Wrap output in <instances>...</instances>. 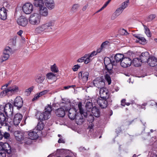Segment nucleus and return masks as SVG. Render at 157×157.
Returning <instances> with one entry per match:
<instances>
[{
    "label": "nucleus",
    "mask_w": 157,
    "mask_h": 157,
    "mask_svg": "<svg viewBox=\"0 0 157 157\" xmlns=\"http://www.w3.org/2000/svg\"><path fill=\"white\" fill-rule=\"evenodd\" d=\"M5 145L1 146L2 148L0 150V157H8L10 156L11 152V150H8L6 148H4Z\"/></svg>",
    "instance_id": "14"
},
{
    "label": "nucleus",
    "mask_w": 157,
    "mask_h": 157,
    "mask_svg": "<svg viewBox=\"0 0 157 157\" xmlns=\"http://www.w3.org/2000/svg\"><path fill=\"white\" fill-rule=\"evenodd\" d=\"M46 76L49 79H53L55 77V75L52 72L48 73L46 75Z\"/></svg>",
    "instance_id": "43"
},
{
    "label": "nucleus",
    "mask_w": 157,
    "mask_h": 157,
    "mask_svg": "<svg viewBox=\"0 0 157 157\" xmlns=\"http://www.w3.org/2000/svg\"><path fill=\"white\" fill-rule=\"evenodd\" d=\"M80 67V66L78 64L75 65L72 68V69L74 71H77L78 69Z\"/></svg>",
    "instance_id": "51"
},
{
    "label": "nucleus",
    "mask_w": 157,
    "mask_h": 157,
    "mask_svg": "<svg viewBox=\"0 0 157 157\" xmlns=\"http://www.w3.org/2000/svg\"><path fill=\"white\" fill-rule=\"evenodd\" d=\"M39 12L40 16L46 17L48 14V10L44 6L39 8Z\"/></svg>",
    "instance_id": "25"
},
{
    "label": "nucleus",
    "mask_w": 157,
    "mask_h": 157,
    "mask_svg": "<svg viewBox=\"0 0 157 157\" xmlns=\"http://www.w3.org/2000/svg\"><path fill=\"white\" fill-rule=\"evenodd\" d=\"M44 126V125L42 121H39L37 126V129L41 131L43 129Z\"/></svg>",
    "instance_id": "35"
},
{
    "label": "nucleus",
    "mask_w": 157,
    "mask_h": 157,
    "mask_svg": "<svg viewBox=\"0 0 157 157\" xmlns=\"http://www.w3.org/2000/svg\"><path fill=\"white\" fill-rule=\"evenodd\" d=\"M103 48H102V47H101V46L96 51V52L97 53V54L98 53H100L101 52Z\"/></svg>",
    "instance_id": "60"
},
{
    "label": "nucleus",
    "mask_w": 157,
    "mask_h": 157,
    "mask_svg": "<svg viewBox=\"0 0 157 157\" xmlns=\"http://www.w3.org/2000/svg\"><path fill=\"white\" fill-rule=\"evenodd\" d=\"M39 120H40V121H42L44 120V115L43 113H40L39 116L38 117Z\"/></svg>",
    "instance_id": "53"
},
{
    "label": "nucleus",
    "mask_w": 157,
    "mask_h": 157,
    "mask_svg": "<svg viewBox=\"0 0 157 157\" xmlns=\"http://www.w3.org/2000/svg\"><path fill=\"white\" fill-rule=\"evenodd\" d=\"M25 132L21 131H17L14 132V135L16 139L18 141H24V142L27 144H30V142H28L27 140H30L28 138L25 137L24 136L25 134Z\"/></svg>",
    "instance_id": "5"
},
{
    "label": "nucleus",
    "mask_w": 157,
    "mask_h": 157,
    "mask_svg": "<svg viewBox=\"0 0 157 157\" xmlns=\"http://www.w3.org/2000/svg\"><path fill=\"white\" fill-rule=\"evenodd\" d=\"M13 107L12 104L10 103H7L4 108V112L7 117L8 116H12L13 114Z\"/></svg>",
    "instance_id": "9"
},
{
    "label": "nucleus",
    "mask_w": 157,
    "mask_h": 157,
    "mask_svg": "<svg viewBox=\"0 0 157 157\" xmlns=\"http://www.w3.org/2000/svg\"><path fill=\"white\" fill-rule=\"evenodd\" d=\"M112 61L111 59L108 57H105L104 59V63L105 66L107 65L108 64L112 63Z\"/></svg>",
    "instance_id": "39"
},
{
    "label": "nucleus",
    "mask_w": 157,
    "mask_h": 157,
    "mask_svg": "<svg viewBox=\"0 0 157 157\" xmlns=\"http://www.w3.org/2000/svg\"><path fill=\"white\" fill-rule=\"evenodd\" d=\"M13 105L17 107V109L21 108L23 105L22 98L20 96H17L14 100Z\"/></svg>",
    "instance_id": "12"
},
{
    "label": "nucleus",
    "mask_w": 157,
    "mask_h": 157,
    "mask_svg": "<svg viewBox=\"0 0 157 157\" xmlns=\"http://www.w3.org/2000/svg\"><path fill=\"white\" fill-rule=\"evenodd\" d=\"M125 100L123 99L121 101V105L122 106H124L125 104Z\"/></svg>",
    "instance_id": "61"
},
{
    "label": "nucleus",
    "mask_w": 157,
    "mask_h": 157,
    "mask_svg": "<svg viewBox=\"0 0 157 157\" xmlns=\"http://www.w3.org/2000/svg\"><path fill=\"white\" fill-rule=\"evenodd\" d=\"M100 98L108 99L109 98V93L108 90L104 87L101 88L99 91Z\"/></svg>",
    "instance_id": "16"
},
{
    "label": "nucleus",
    "mask_w": 157,
    "mask_h": 157,
    "mask_svg": "<svg viewBox=\"0 0 157 157\" xmlns=\"http://www.w3.org/2000/svg\"><path fill=\"white\" fill-rule=\"evenodd\" d=\"M93 84L95 86L101 89L105 86V80L101 77L97 78L93 80Z\"/></svg>",
    "instance_id": "7"
},
{
    "label": "nucleus",
    "mask_w": 157,
    "mask_h": 157,
    "mask_svg": "<svg viewBox=\"0 0 157 157\" xmlns=\"http://www.w3.org/2000/svg\"><path fill=\"white\" fill-rule=\"evenodd\" d=\"M48 91L47 90H44L42 91L41 92H40L38 93L40 96H41L43 95H44L46 94Z\"/></svg>",
    "instance_id": "57"
},
{
    "label": "nucleus",
    "mask_w": 157,
    "mask_h": 157,
    "mask_svg": "<svg viewBox=\"0 0 157 157\" xmlns=\"http://www.w3.org/2000/svg\"><path fill=\"white\" fill-rule=\"evenodd\" d=\"M8 120L9 118H7L6 120V118L4 113L0 112V124L2 125L8 126L7 122H11L10 121H9Z\"/></svg>",
    "instance_id": "18"
},
{
    "label": "nucleus",
    "mask_w": 157,
    "mask_h": 157,
    "mask_svg": "<svg viewBox=\"0 0 157 157\" xmlns=\"http://www.w3.org/2000/svg\"><path fill=\"white\" fill-rule=\"evenodd\" d=\"M60 105V104H59ZM61 106V108L56 109L55 112L56 114L58 117H63L65 115V112H66L65 110V108Z\"/></svg>",
    "instance_id": "23"
},
{
    "label": "nucleus",
    "mask_w": 157,
    "mask_h": 157,
    "mask_svg": "<svg viewBox=\"0 0 157 157\" xmlns=\"http://www.w3.org/2000/svg\"><path fill=\"white\" fill-rule=\"evenodd\" d=\"M156 17V15L155 14H152L149 15L147 18L146 21L147 22H149L154 19Z\"/></svg>",
    "instance_id": "41"
},
{
    "label": "nucleus",
    "mask_w": 157,
    "mask_h": 157,
    "mask_svg": "<svg viewBox=\"0 0 157 157\" xmlns=\"http://www.w3.org/2000/svg\"><path fill=\"white\" fill-rule=\"evenodd\" d=\"M123 11L122 9L119 7L114 12L118 16L122 13Z\"/></svg>",
    "instance_id": "48"
},
{
    "label": "nucleus",
    "mask_w": 157,
    "mask_h": 157,
    "mask_svg": "<svg viewBox=\"0 0 157 157\" xmlns=\"http://www.w3.org/2000/svg\"><path fill=\"white\" fill-rule=\"evenodd\" d=\"M115 65H116V63H115V61L113 60L112 63L108 64L107 66H105V68L107 70H112L113 68V66Z\"/></svg>",
    "instance_id": "34"
},
{
    "label": "nucleus",
    "mask_w": 157,
    "mask_h": 157,
    "mask_svg": "<svg viewBox=\"0 0 157 157\" xmlns=\"http://www.w3.org/2000/svg\"><path fill=\"white\" fill-rule=\"evenodd\" d=\"M36 130L34 129L33 130H31L26 133L28 134L29 138H28L30 140H27L28 142H31V140H35L38 137V135L36 132Z\"/></svg>",
    "instance_id": "13"
},
{
    "label": "nucleus",
    "mask_w": 157,
    "mask_h": 157,
    "mask_svg": "<svg viewBox=\"0 0 157 157\" xmlns=\"http://www.w3.org/2000/svg\"><path fill=\"white\" fill-rule=\"evenodd\" d=\"M150 56L148 52H143L140 56V60H141L142 62L146 63L147 62Z\"/></svg>",
    "instance_id": "21"
},
{
    "label": "nucleus",
    "mask_w": 157,
    "mask_h": 157,
    "mask_svg": "<svg viewBox=\"0 0 157 157\" xmlns=\"http://www.w3.org/2000/svg\"><path fill=\"white\" fill-rule=\"evenodd\" d=\"M88 6V4H86L85 6H84L82 9V10L83 11H85L86 10V8Z\"/></svg>",
    "instance_id": "64"
},
{
    "label": "nucleus",
    "mask_w": 157,
    "mask_h": 157,
    "mask_svg": "<svg viewBox=\"0 0 157 157\" xmlns=\"http://www.w3.org/2000/svg\"><path fill=\"white\" fill-rule=\"evenodd\" d=\"M7 10L4 7H2L0 9V18L3 20H5L7 19Z\"/></svg>",
    "instance_id": "26"
},
{
    "label": "nucleus",
    "mask_w": 157,
    "mask_h": 157,
    "mask_svg": "<svg viewBox=\"0 0 157 157\" xmlns=\"http://www.w3.org/2000/svg\"><path fill=\"white\" fill-rule=\"evenodd\" d=\"M85 107L88 112H90L94 107H93L92 100L91 99H89L86 101Z\"/></svg>",
    "instance_id": "28"
},
{
    "label": "nucleus",
    "mask_w": 157,
    "mask_h": 157,
    "mask_svg": "<svg viewBox=\"0 0 157 157\" xmlns=\"http://www.w3.org/2000/svg\"><path fill=\"white\" fill-rule=\"evenodd\" d=\"M12 82V81H10L8 83L2 86V90H5L6 88H5V87H7L9 85H10Z\"/></svg>",
    "instance_id": "54"
},
{
    "label": "nucleus",
    "mask_w": 157,
    "mask_h": 157,
    "mask_svg": "<svg viewBox=\"0 0 157 157\" xmlns=\"http://www.w3.org/2000/svg\"><path fill=\"white\" fill-rule=\"evenodd\" d=\"M108 99L98 98L96 101L98 104L101 109L106 108L108 106Z\"/></svg>",
    "instance_id": "11"
},
{
    "label": "nucleus",
    "mask_w": 157,
    "mask_h": 157,
    "mask_svg": "<svg viewBox=\"0 0 157 157\" xmlns=\"http://www.w3.org/2000/svg\"><path fill=\"white\" fill-rule=\"evenodd\" d=\"M18 87L16 85H13L9 87L5 88V90L1 92L0 96L2 97L6 95H11L18 92Z\"/></svg>",
    "instance_id": "3"
},
{
    "label": "nucleus",
    "mask_w": 157,
    "mask_h": 157,
    "mask_svg": "<svg viewBox=\"0 0 157 157\" xmlns=\"http://www.w3.org/2000/svg\"><path fill=\"white\" fill-rule=\"evenodd\" d=\"M105 78L108 82V85H110L111 82V80L110 76L109 75V74H106L105 76Z\"/></svg>",
    "instance_id": "42"
},
{
    "label": "nucleus",
    "mask_w": 157,
    "mask_h": 157,
    "mask_svg": "<svg viewBox=\"0 0 157 157\" xmlns=\"http://www.w3.org/2000/svg\"><path fill=\"white\" fill-rule=\"evenodd\" d=\"M33 4L36 7L39 8L44 6V3L43 0H34Z\"/></svg>",
    "instance_id": "31"
},
{
    "label": "nucleus",
    "mask_w": 157,
    "mask_h": 157,
    "mask_svg": "<svg viewBox=\"0 0 157 157\" xmlns=\"http://www.w3.org/2000/svg\"><path fill=\"white\" fill-rule=\"evenodd\" d=\"M10 136V135L8 132H3V137H4L5 139H7Z\"/></svg>",
    "instance_id": "52"
},
{
    "label": "nucleus",
    "mask_w": 157,
    "mask_h": 157,
    "mask_svg": "<svg viewBox=\"0 0 157 157\" xmlns=\"http://www.w3.org/2000/svg\"><path fill=\"white\" fill-rule=\"evenodd\" d=\"M114 57L115 62L116 64L117 62H121V61L124 58V56L121 54H117L115 55Z\"/></svg>",
    "instance_id": "33"
},
{
    "label": "nucleus",
    "mask_w": 157,
    "mask_h": 157,
    "mask_svg": "<svg viewBox=\"0 0 157 157\" xmlns=\"http://www.w3.org/2000/svg\"><path fill=\"white\" fill-rule=\"evenodd\" d=\"M54 25V23L52 21H50L36 28L35 30V32L40 33L42 32H49L52 29V27Z\"/></svg>",
    "instance_id": "2"
},
{
    "label": "nucleus",
    "mask_w": 157,
    "mask_h": 157,
    "mask_svg": "<svg viewBox=\"0 0 157 157\" xmlns=\"http://www.w3.org/2000/svg\"><path fill=\"white\" fill-rule=\"evenodd\" d=\"M132 64V60L129 58L125 57L121 61V65L124 67L130 66Z\"/></svg>",
    "instance_id": "15"
},
{
    "label": "nucleus",
    "mask_w": 157,
    "mask_h": 157,
    "mask_svg": "<svg viewBox=\"0 0 157 157\" xmlns=\"http://www.w3.org/2000/svg\"><path fill=\"white\" fill-rule=\"evenodd\" d=\"M89 75V73L87 72H85L83 74V76L82 79V80L85 82H86L88 79V76Z\"/></svg>",
    "instance_id": "36"
},
{
    "label": "nucleus",
    "mask_w": 157,
    "mask_h": 157,
    "mask_svg": "<svg viewBox=\"0 0 157 157\" xmlns=\"http://www.w3.org/2000/svg\"><path fill=\"white\" fill-rule=\"evenodd\" d=\"M45 3L46 6L49 9H52L55 7V3L53 0H45Z\"/></svg>",
    "instance_id": "27"
},
{
    "label": "nucleus",
    "mask_w": 157,
    "mask_h": 157,
    "mask_svg": "<svg viewBox=\"0 0 157 157\" xmlns=\"http://www.w3.org/2000/svg\"><path fill=\"white\" fill-rule=\"evenodd\" d=\"M43 113L44 116V120H48L50 117L51 114L48 112L44 111Z\"/></svg>",
    "instance_id": "44"
},
{
    "label": "nucleus",
    "mask_w": 157,
    "mask_h": 157,
    "mask_svg": "<svg viewBox=\"0 0 157 157\" xmlns=\"http://www.w3.org/2000/svg\"><path fill=\"white\" fill-rule=\"evenodd\" d=\"M91 111L94 116L97 117H99L100 112L99 109L97 107L94 106Z\"/></svg>",
    "instance_id": "30"
},
{
    "label": "nucleus",
    "mask_w": 157,
    "mask_h": 157,
    "mask_svg": "<svg viewBox=\"0 0 157 157\" xmlns=\"http://www.w3.org/2000/svg\"><path fill=\"white\" fill-rule=\"evenodd\" d=\"M40 96L39 93H37L35 95L34 98L32 99V101H33L37 100Z\"/></svg>",
    "instance_id": "56"
},
{
    "label": "nucleus",
    "mask_w": 157,
    "mask_h": 157,
    "mask_svg": "<svg viewBox=\"0 0 157 157\" xmlns=\"http://www.w3.org/2000/svg\"><path fill=\"white\" fill-rule=\"evenodd\" d=\"M107 72L106 74H109V75L110 76V75H111L113 73V72L112 70H107Z\"/></svg>",
    "instance_id": "63"
},
{
    "label": "nucleus",
    "mask_w": 157,
    "mask_h": 157,
    "mask_svg": "<svg viewBox=\"0 0 157 157\" xmlns=\"http://www.w3.org/2000/svg\"><path fill=\"white\" fill-rule=\"evenodd\" d=\"M82 113H77L75 118L76 124L78 125L82 124L84 121V119L83 118L82 115Z\"/></svg>",
    "instance_id": "22"
},
{
    "label": "nucleus",
    "mask_w": 157,
    "mask_h": 157,
    "mask_svg": "<svg viewBox=\"0 0 157 157\" xmlns=\"http://www.w3.org/2000/svg\"><path fill=\"white\" fill-rule=\"evenodd\" d=\"M118 16L115 12H114L112 15L111 17V19L112 20H114Z\"/></svg>",
    "instance_id": "55"
},
{
    "label": "nucleus",
    "mask_w": 157,
    "mask_h": 157,
    "mask_svg": "<svg viewBox=\"0 0 157 157\" xmlns=\"http://www.w3.org/2000/svg\"><path fill=\"white\" fill-rule=\"evenodd\" d=\"M12 52V49L9 47H6L4 49L3 54L1 57L2 61V62L7 60L10 57V54Z\"/></svg>",
    "instance_id": "8"
},
{
    "label": "nucleus",
    "mask_w": 157,
    "mask_h": 157,
    "mask_svg": "<svg viewBox=\"0 0 157 157\" xmlns=\"http://www.w3.org/2000/svg\"><path fill=\"white\" fill-rule=\"evenodd\" d=\"M22 10L26 14H29L33 10V5L30 3L25 4L22 7Z\"/></svg>",
    "instance_id": "10"
},
{
    "label": "nucleus",
    "mask_w": 157,
    "mask_h": 157,
    "mask_svg": "<svg viewBox=\"0 0 157 157\" xmlns=\"http://www.w3.org/2000/svg\"><path fill=\"white\" fill-rule=\"evenodd\" d=\"M78 78L80 79H82L83 76V74L82 71L80 72L78 74Z\"/></svg>",
    "instance_id": "59"
},
{
    "label": "nucleus",
    "mask_w": 157,
    "mask_h": 157,
    "mask_svg": "<svg viewBox=\"0 0 157 157\" xmlns=\"http://www.w3.org/2000/svg\"><path fill=\"white\" fill-rule=\"evenodd\" d=\"M147 63L150 66L155 67L157 65V59L155 56H151Z\"/></svg>",
    "instance_id": "19"
},
{
    "label": "nucleus",
    "mask_w": 157,
    "mask_h": 157,
    "mask_svg": "<svg viewBox=\"0 0 157 157\" xmlns=\"http://www.w3.org/2000/svg\"><path fill=\"white\" fill-rule=\"evenodd\" d=\"M79 7V5L78 4H74L71 8V10L73 12H75L77 10Z\"/></svg>",
    "instance_id": "40"
},
{
    "label": "nucleus",
    "mask_w": 157,
    "mask_h": 157,
    "mask_svg": "<svg viewBox=\"0 0 157 157\" xmlns=\"http://www.w3.org/2000/svg\"><path fill=\"white\" fill-rule=\"evenodd\" d=\"M138 42L141 44H144L146 43V40L144 37H140Z\"/></svg>",
    "instance_id": "47"
},
{
    "label": "nucleus",
    "mask_w": 157,
    "mask_h": 157,
    "mask_svg": "<svg viewBox=\"0 0 157 157\" xmlns=\"http://www.w3.org/2000/svg\"><path fill=\"white\" fill-rule=\"evenodd\" d=\"M45 79V77L42 74H39L35 78V81L38 83H41Z\"/></svg>",
    "instance_id": "29"
},
{
    "label": "nucleus",
    "mask_w": 157,
    "mask_h": 157,
    "mask_svg": "<svg viewBox=\"0 0 157 157\" xmlns=\"http://www.w3.org/2000/svg\"><path fill=\"white\" fill-rule=\"evenodd\" d=\"M129 2V0H128L126 2H123L121 5V6L120 7L123 10H124L128 6V3Z\"/></svg>",
    "instance_id": "46"
},
{
    "label": "nucleus",
    "mask_w": 157,
    "mask_h": 157,
    "mask_svg": "<svg viewBox=\"0 0 157 157\" xmlns=\"http://www.w3.org/2000/svg\"><path fill=\"white\" fill-rule=\"evenodd\" d=\"M86 58V57L85 55L83 56L81 58L78 59L77 60V62H78L82 63L83 62H84L85 61V59Z\"/></svg>",
    "instance_id": "50"
},
{
    "label": "nucleus",
    "mask_w": 157,
    "mask_h": 157,
    "mask_svg": "<svg viewBox=\"0 0 157 157\" xmlns=\"http://www.w3.org/2000/svg\"><path fill=\"white\" fill-rule=\"evenodd\" d=\"M142 62L141 60L138 58L134 59L132 61V64L136 67H138L141 65Z\"/></svg>",
    "instance_id": "32"
},
{
    "label": "nucleus",
    "mask_w": 157,
    "mask_h": 157,
    "mask_svg": "<svg viewBox=\"0 0 157 157\" xmlns=\"http://www.w3.org/2000/svg\"><path fill=\"white\" fill-rule=\"evenodd\" d=\"M51 70L52 72L55 73L57 72L58 71V68L55 64L51 66Z\"/></svg>",
    "instance_id": "49"
},
{
    "label": "nucleus",
    "mask_w": 157,
    "mask_h": 157,
    "mask_svg": "<svg viewBox=\"0 0 157 157\" xmlns=\"http://www.w3.org/2000/svg\"><path fill=\"white\" fill-rule=\"evenodd\" d=\"M63 101L60 103V105L65 108L66 112L68 111V116L69 118L71 120L75 119L77 115L76 109L74 108H71V103L70 100L68 99H62Z\"/></svg>",
    "instance_id": "1"
},
{
    "label": "nucleus",
    "mask_w": 157,
    "mask_h": 157,
    "mask_svg": "<svg viewBox=\"0 0 157 157\" xmlns=\"http://www.w3.org/2000/svg\"><path fill=\"white\" fill-rule=\"evenodd\" d=\"M52 110V107L51 105H48L47 106H46L45 108V111L48 112V113L50 114Z\"/></svg>",
    "instance_id": "45"
},
{
    "label": "nucleus",
    "mask_w": 157,
    "mask_h": 157,
    "mask_svg": "<svg viewBox=\"0 0 157 157\" xmlns=\"http://www.w3.org/2000/svg\"><path fill=\"white\" fill-rule=\"evenodd\" d=\"M40 16L38 13L32 14L29 18V22L32 25H38L40 23Z\"/></svg>",
    "instance_id": "6"
},
{
    "label": "nucleus",
    "mask_w": 157,
    "mask_h": 157,
    "mask_svg": "<svg viewBox=\"0 0 157 157\" xmlns=\"http://www.w3.org/2000/svg\"><path fill=\"white\" fill-rule=\"evenodd\" d=\"M33 86H32L27 89H26L25 91V95L26 96L29 95L30 94L31 92L33 90Z\"/></svg>",
    "instance_id": "38"
},
{
    "label": "nucleus",
    "mask_w": 157,
    "mask_h": 157,
    "mask_svg": "<svg viewBox=\"0 0 157 157\" xmlns=\"http://www.w3.org/2000/svg\"><path fill=\"white\" fill-rule=\"evenodd\" d=\"M58 142L59 143H65V141L64 139H63L62 138H60L59 139Z\"/></svg>",
    "instance_id": "58"
},
{
    "label": "nucleus",
    "mask_w": 157,
    "mask_h": 157,
    "mask_svg": "<svg viewBox=\"0 0 157 157\" xmlns=\"http://www.w3.org/2000/svg\"><path fill=\"white\" fill-rule=\"evenodd\" d=\"M22 117L23 116L20 113H17L14 115L13 119V121L11 122L12 123H13L15 126H17L20 123Z\"/></svg>",
    "instance_id": "17"
},
{
    "label": "nucleus",
    "mask_w": 157,
    "mask_h": 157,
    "mask_svg": "<svg viewBox=\"0 0 157 157\" xmlns=\"http://www.w3.org/2000/svg\"><path fill=\"white\" fill-rule=\"evenodd\" d=\"M97 55V53L95 51H93L91 53L85 54V56H86V58L85 59V63L87 64L90 62L92 60L91 58Z\"/></svg>",
    "instance_id": "20"
},
{
    "label": "nucleus",
    "mask_w": 157,
    "mask_h": 157,
    "mask_svg": "<svg viewBox=\"0 0 157 157\" xmlns=\"http://www.w3.org/2000/svg\"><path fill=\"white\" fill-rule=\"evenodd\" d=\"M143 26L145 29V33L147 36L150 37L151 36V34L149 29L147 28L145 25H143Z\"/></svg>",
    "instance_id": "37"
},
{
    "label": "nucleus",
    "mask_w": 157,
    "mask_h": 157,
    "mask_svg": "<svg viewBox=\"0 0 157 157\" xmlns=\"http://www.w3.org/2000/svg\"><path fill=\"white\" fill-rule=\"evenodd\" d=\"M3 132L0 130V140L2 139L3 138Z\"/></svg>",
    "instance_id": "62"
},
{
    "label": "nucleus",
    "mask_w": 157,
    "mask_h": 157,
    "mask_svg": "<svg viewBox=\"0 0 157 157\" xmlns=\"http://www.w3.org/2000/svg\"><path fill=\"white\" fill-rule=\"evenodd\" d=\"M82 103L80 102L78 103V107L79 109V112L82 113L85 117L87 118V121L89 122L92 123L94 120L93 115L90 113L89 112H87L86 111H84L82 107Z\"/></svg>",
    "instance_id": "4"
},
{
    "label": "nucleus",
    "mask_w": 157,
    "mask_h": 157,
    "mask_svg": "<svg viewBox=\"0 0 157 157\" xmlns=\"http://www.w3.org/2000/svg\"><path fill=\"white\" fill-rule=\"evenodd\" d=\"M17 23L20 25L25 26L28 23V20L25 17L21 16L18 18L17 20Z\"/></svg>",
    "instance_id": "24"
}]
</instances>
